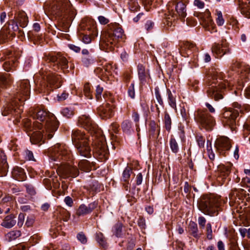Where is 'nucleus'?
<instances>
[{"instance_id":"338daca9","label":"nucleus","mask_w":250,"mask_h":250,"mask_svg":"<svg viewBox=\"0 0 250 250\" xmlns=\"http://www.w3.org/2000/svg\"><path fill=\"white\" fill-rule=\"evenodd\" d=\"M233 106L234 108L230 109V110H234L237 109L238 110V113H243V109L244 107H243L241 105L238 103H234L233 104Z\"/></svg>"},{"instance_id":"e2e57ef3","label":"nucleus","mask_w":250,"mask_h":250,"mask_svg":"<svg viewBox=\"0 0 250 250\" xmlns=\"http://www.w3.org/2000/svg\"><path fill=\"white\" fill-rule=\"evenodd\" d=\"M27 192L31 195L35 194L36 192L33 187L29 184H26L25 185Z\"/></svg>"},{"instance_id":"423d86ee","label":"nucleus","mask_w":250,"mask_h":250,"mask_svg":"<svg viewBox=\"0 0 250 250\" xmlns=\"http://www.w3.org/2000/svg\"><path fill=\"white\" fill-rule=\"evenodd\" d=\"M81 28L83 30L87 31L86 34H84L82 38L83 42L84 43L88 44L90 43L92 41V38L97 37L98 35L96 27L92 20H86L85 23L83 22L81 25Z\"/></svg>"},{"instance_id":"6e6552de","label":"nucleus","mask_w":250,"mask_h":250,"mask_svg":"<svg viewBox=\"0 0 250 250\" xmlns=\"http://www.w3.org/2000/svg\"><path fill=\"white\" fill-rule=\"evenodd\" d=\"M50 65L55 71L60 69L63 70L68 68V61L61 54L58 53L55 56H51L48 58Z\"/></svg>"},{"instance_id":"58836bf2","label":"nucleus","mask_w":250,"mask_h":250,"mask_svg":"<svg viewBox=\"0 0 250 250\" xmlns=\"http://www.w3.org/2000/svg\"><path fill=\"white\" fill-rule=\"evenodd\" d=\"M133 173L132 169L130 167H126L124 170L122 179L125 182H128L131 174Z\"/></svg>"},{"instance_id":"09e8293b","label":"nucleus","mask_w":250,"mask_h":250,"mask_svg":"<svg viewBox=\"0 0 250 250\" xmlns=\"http://www.w3.org/2000/svg\"><path fill=\"white\" fill-rule=\"evenodd\" d=\"M62 114L63 116L66 117V118H70L71 117L73 114L74 112L73 110L69 107H65L63 108L62 111Z\"/></svg>"},{"instance_id":"79ce46f5","label":"nucleus","mask_w":250,"mask_h":250,"mask_svg":"<svg viewBox=\"0 0 250 250\" xmlns=\"http://www.w3.org/2000/svg\"><path fill=\"white\" fill-rule=\"evenodd\" d=\"M219 169L224 177L223 178L226 179L230 172V166H220Z\"/></svg>"},{"instance_id":"a19ab883","label":"nucleus","mask_w":250,"mask_h":250,"mask_svg":"<svg viewBox=\"0 0 250 250\" xmlns=\"http://www.w3.org/2000/svg\"><path fill=\"white\" fill-rule=\"evenodd\" d=\"M169 146H170V147L171 151L173 153H177L178 152L179 146H178V144L177 141H176V140L174 138H171L170 139Z\"/></svg>"},{"instance_id":"4be33fe9","label":"nucleus","mask_w":250,"mask_h":250,"mask_svg":"<svg viewBox=\"0 0 250 250\" xmlns=\"http://www.w3.org/2000/svg\"><path fill=\"white\" fill-rule=\"evenodd\" d=\"M79 124L85 129L88 131L94 130L96 125L94 124L91 118L86 115H83L79 119Z\"/></svg>"},{"instance_id":"a18cd8bd","label":"nucleus","mask_w":250,"mask_h":250,"mask_svg":"<svg viewBox=\"0 0 250 250\" xmlns=\"http://www.w3.org/2000/svg\"><path fill=\"white\" fill-rule=\"evenodd\" d=\"M83 92L85 97L88 99H92V94L91 91L90 85L89 83L85 84L83 88Z\"/></svg>"},{"instance_id":"f8f14e48","label":"nucleus","mask_w":250,"mask_h":250,"mask_svg":"<svg viewBox=\"0 0 250 250\" xmlns=\"http://www.w3.org/2000/svg\"><path fill=\"white\" fill-rule=\"evenodd\" d=\"M70 5L68 0H56V3L52 7V12L57 16L64 17L65 11L68 10Z\"/></svg>"},{"instance_id":"ea45409f","label":"nucleus","mask_w":250,"mask_h":250,"mask_svg":"<svg viewBox=\"0 0 250 250\" xmlns=\"http://www.w3.org/2000/svg\"><path fill=\"white\" fill-rule=\"evenodd\" d=\"M168 94V103L170 106L173 108H176V103L175 97L174 96L170 90H167Z\"/></svg>"},{"instance_id":"49530a36","label":"nucleus","mask_w":250,"mask_h":250,"mask_svg":"<svg viewBox=\"0 0 250 250\" xmlns=\"http://www.w3.org/2000/svg\"><path fill=\"white\" fill-rule=\"evenodd\" d=\"M54 82L55 79H44V81L42 82V85H43V87H54L55 88H58V86H54Z\"/></svg>"},{"instance_id":"5701e85b","label":"nucleus","mask_w":250,"mask_h":250,"mask_svg":"<svg viewBox=\"0 0 250 250\" xmlns=\"http://www.w3.org/2000/svg\"><path fill=\"white\" fill-rule=\"evenodd\" d=\"M10 100V103L4 106L1 110V114L3 116H7L9 114L14 115L16 112H18L15 107L17 106V101L13 98H11Z\"/></svg>"},{"instance_id":"f3484780","label":"nucleus","mask_w":250,"mask_h":250,"mask_svg":"<svg viewBox=\"0 0 250 250\" xmlns=\"http://www.w3.org/2000/svg\"><path fill=\"white\" fill-rule=\"evenodd\" d=\"M211 50L217 57H221L225 54L230 52L228 48V43L224 41H222L221 44L214 43L212 46Z\"/></svg>"},{"instance_id":"473e14b6","label":"nucleus","mask_w":250,"mask_h":250,"mask_svg":"<svg viewBox=\"0 0 250 250\" xmlns=\"http://www.w3.org/2000/svg\"><path fill=\"white\" fill-rule=\"evenodd\" d=\"M207 76L212 78H223L225 76L219 69L211 68L207 72Z\"/></svg>"},{"instance_id":"a211bd4d","label":"nucleus","mask_w":250,"mask_h":250,"mask_svg":"<svg viewBox=\"0 0 250 250\" xmlns=\"http://www.w3.org/2000/svg\"><path fill=\"white\" fill-rule=\"evenodd\" d=\"M114 106L109 104H106L99 107L97 109L98 114L103 119L110 118L114 114Z\"/></svg>"},{"instance_id":"7c9ffc66","label":"nucleus","mask_w":250,"mask_h":250,"mask_svg":"<svg viewBox=\"0 0 250 250\" xmlns=\"http://www.w3.org/2000/svg\"><path fill=\"white\" fill-rule=\"evenodd\" d=\"M16 223L14 216L13 215H10L5 218L1 225L6 228H11L16 224Z\"/></svg>"},{"instance_id":"72a5a7b5","label":"nucleus","mask_w":250,"mask_h":250,"mask_svg":"<svg viewBox=\"0 0 250 250\" xmlns=\"http://www.w3.org/2000/svg\"><path fill=\"white\" fill-rule=\"evenodd\" d=\"M21 235V231L19 230H12L7 233L5 235L6 240L9 242L15 240Z\"/></svg>"},{"instance_id":"b1692460","label":"nucleus","mask_w":250,"mask_h":250,"mask_svg":"<svg viewBox=\"0 0 250 250\" xmlns=\"http://www.w3.org/2000/svg\"><path fill=\"white\" fill-rule=\"evenodd\" d=\"M238 2L241 14L250 18V0H238Z\"/></svg>"},{"instance_id":"4468645a","label":"nucleus","mask_w":250,"mask_h":250,"mask_svg":"<svg viewBox=\"0 0 250 250\" xmlns=\"http://www.w3.org/2000/svg\"><path fill=\"white\" fill-rule=\"evenodd\" d=\"M215 146L220 154L225 155L226 152L231 147L230 140L227 137H220L216 140Z\"/></svg>"},{"instance_id":"bb28decb","label":"nucleus","mask_w":250,"mask_h":250,"mask_svg":"<svg viewBox=\"0 0 250 250\" xmlns=\"http://www.w3.org/2000/svg\"><path fill=\"white\" fill-rule=\"evenodd\" d=\"M14 20L22 28L25 27L28 22V18L23 11L19 12L14 17Z\"/></svg>"},{"instance_id":"f257e3e1","label":"nucleus","mask_w":250,"mask_h":250,"mask_svg":"<svg viewBox=\"0 0 250 250\" xmlns=\"http://www.w3.org/2000/svg\"><path fill=\"white\" fill-rule=\"evenodd\" d=\"M30 116L33 119H37L41 122L45 121L44 127L46 134L49 139L52 138L59 126V122L56 117L45 110L32 108L30 110Z\"/></svg>"},{"instance_id":"c03bdc74","label":"nucleus","mask_w":250,"mask_h":250,"mask_svg":"<svg viewBox=\"0 0 250 250\" xmlns=\"http://www.w3.org/2000/svg\"><path fill=\"white\" fill-rule=\"evenodd\" d=\"M207 149L209 159L213 160L215 158V155L212 150L211 143L209 140H207Z\"/></svg>"},{"instance_id":"393cba45","label":"nucleus","mask_w":250,"mask_h":250,"mask_svg":"<svg viewBox=\"0 0 250 250\" xmlns=\"http://www.w3.org/2000/svg\"><path fill=\"white\" fill-rule=\"evenodd\" d=\"M7 169L8 164L6 155L2 151L0 150V177H3L6 175Z\"/></svg>"},{"instance_id":"2f4dec72","label":"nucleus","mask_w":250,"mask_h":250,"mask_svg":"<svg viewBox=\"0 0 250 250\" xmlns=\"http://www.w3.org/2000/svg\"><path fill=\"white\" fill-rule=\"evenodd\" d=\"M190 234L196 238H199L202 235L198 230L197 225L194 222H190L189 225Z\"/></svg>"},{"instance_id":"1a4fd4ad","label":"nucleus","mask_w":250,"mask_h":250,"mask_svg":"<svg viewBox=\"0 0 250 250\" xmlns=\"http://www.w3.org/2000/svg\"><path fill=\"white\" fill-rule=\"evenodd\" d=\"M30 85L28 79L21 80L18 87L17 96L12 98L15 100L17 99L20 102L26 100L30 93Z\"/></svg>"},{"instance_id":"6e6d98bb","label":"nucleus","mask_w":250,"mask_h":250,"mask_svg":"<svg viewBox=\"0 0 250 250\" xmlns=\"http://www.w3.org/2000/svg\"><path fill=\"white\" fill-rule=\"evenodd\" d=\"M241 186L248 188V190L250 192V178L248 177L243 178L242 180Z\"/></svg>"},{"instance_id":"3c124183","label":"nucleus","mask_w":250,"mask_h":250,"mask_svg":"<svg viewBox=\"0 0 250 250\" xmlns=\"http://www.w3.org/2000/svg\"><path fill=\"white\" fill-rule=\"evenodd\" d=\"M82 62L84 65L88 66L94 62V59L91 56H85L82 58Z\"/></svg>"},{"instance_id":"2eb2a0df","label":"nucleus","mask_w":250,"mask_h":250,"mask_svg":"<svg viewBox=\"0 0 250 250\" xmlns=\"http://www.w3.org/2000/svg\"><path fill=\"white\" fill-rule=\"evenodd\" d=\"M232 71H236L240 77L243 78H247L250 73V66L244 63L236 62L231 67Z\"/></svg>"},{"instance_id":"052dcab7","label":"nucleus","mask_w":250,"mask_h":250,"mask_svg":"<svg viewBox=\"0 0 250 250\" xmlns=\"http://www.w3.org/2000/svg\"><path fill=\"white\" fill-rule=\"evenodd\" d=\"M179 136L182 141H184L185 138V127L184 125L180 124L179 126Z\"/></svg>"},{"instance_id":"c9c22d12","label":"nucleus","mask_w":250,"mask_h":250,"mask_svg":"<svg viewBox=\"0 0 250 250\" xmlns=\"http://www.w3.org/2000/svg\"><path fill=\"white\" fill-rule=\"evenodd\" d=\"M96 241L103 248H106L107 246L106 240L104 234L99 232L96 233Z\"/></svg>"},{"instance_id":"cd10ccee","label":"nucleus","mask_w":250,"mask_h":250,"mask_svg":"<svg viewBox=\"0 0 250 250\" xmlns=\"http://www.w3.org/2000/svg\"><path fill=\"white\" fill-rule=\"evenodd\" d=\"M78 150L80 155L86 158L91 157V148L88 142L76 146Z\"/></svg>"},{"instance_id":"5fc2aeb1","label":"nucleus","mask_w":250,"mask_h":250,"mask_svg":"<svg viewBox=\"0 0 250 250\" xmlns=\"http://www.w3.org/2000/svg\"><path fill=\"white\" fill-rule=\"evenodd\" d=\"M206 232H207V238L208 240H211L212 239V227L210 223H208L207 224L206 227Z\"/></svg>"},{"instance_id":"9b49d317","label":"nucleus","mask_w":250,"mask_h":250,"mask_svg":"<svg viewBox=\"0 0 250 250\" xmlns=\"http://www.w3.org/2000/svg\"><path fill=\"white\" fill-rule=\"evenodd\" d=\"M52 159L54 161L62 159L66 160L69 158L70 153L67 148L63 145H56L52 148Z\"/></svg>"},{"instance_id":"e433bc0d","label":"nucleus","mask_w":250,"mask_h":250,"mask_svg":"<svg viewBox=\"0 0 250 250\" xmlns=\"http://www.w3.org/2000/svg\"><path fill=\"white\" fill-rule=\"evenodd\" d=\"M137 69L139 78H146L149 77L148 71L146 70L145 67L142 64H139Z\"/></svg>"},{"instance_id":"f704fd0d","label":"nucleus","mask_w":250,"mask_h":250,"mask_svg":"<svg viewBox=\"0 0 250 250\" xmlns=\"http://www.w3.org/2000/svg\"><path fill=\"white\" fill-rule=\"evenodd\" d=\"M79 168L84 172H89L91 170V167L89 162L86 160L81 161L78 164Z\"/></svg>"},{"instance_id":"37998d69","label":"nucleus","mask_w":250,"mask_h":250,"mask_svg":"<svg viewBox=\"0 0 250 250\" xmlns=\"http://www.w3.org/2000/svg\"><path fill=\"white\" fill-rule=\"evenodd\" d=\"M165 126L166 130L169 131L171 129V120L167 113H166L164 117Z\"/></svg>"},{"instance_id":"9d476101","label":"nucleus","mask_w":250,"mask_h":250,"mask_svg":"<svg viewBox=\"0 0 250 250\" xmlns=\"http://www.w3.org/2000/svg\"><path fill=\"white\" fill-rule=\"evenodd\" d=\"M216 79H212L213 80L212 82H208V84L209 87L208 90V95L209 97L213 98L215 101L222 99L223 96L222 94L218 92L221 89L225 88L226 87V84H223L220 83L217 86V83L216 82Z\"/></svg>"},{"instance_id":"c85d7f7f","label":"nucleus","mask_w":250,"mask_h":250,"mask_svg":"<svg viewBox=\"0 0 250 250\" xmlns=\"http://www.w3.org/2000/svg\"><path fill=\"white\" fill-rule=\"evenodd\" d=\"M17 65V60L14 57H8L3 64L4 69L6 71L13 70Z\"/></svg>"},{"instance_id":"412c9836","label":"nucleus","mask_w":250,"mask_h":250,"mask_svg":"<svg viewBox=\"0 0 250 250\" xmlns=\"http://www.w3.org/2000/svg\"><path fill=\"white\" fill-rule=\"evenodd\" d=\"M98 203L94 202L90 203L88 206L84 204L80 205L77 210L76 214L79 216H84L91 213L97 206Z\"/></svg>"},{"instance_id":"4d7b16f0","label":"nucleus","mask_w":250,"mask_h":250,"mask_svg":"<svg viewBox=\"0 0 250 250\" xmlns=\"http://www.w3.org/2000/svg\"><path fill=\"white\" fill-rule=\"evenodd\" d=\"M25 158L29 161H35L33 152L29 150H26L24 152Z\"/></svg>"},{"instance_id":"de8ad7c7","label":"nucleus","mask_w":250,"mask_h":250,"mask_svg":"<svg viewBox=\"0 0 250 250\" xmlns=\"http://www.w3.org/2000/svg\"><path fill=\"white\" fill-rule=\"evenodd\" d=\"M216 21L218 26H222L224 24L225 20L223 17L222 13L220 11H216Z\"/></svg>"},{"instance_id":"6ab92c4d","label":"nucleus","mask_w":250,"mask_h":250,"mask_svg":"<svg viewBox=\"0 0 250 250\" xmlns=\"http://www.w3.org/2000/svg\"><path fill=\"white\" fill-rule=\"evenodd\" d=\"M46 138L49 139L46 134L45 129L44 128L42 131L35 130L30 136V141L33 144L40 145L44 142V139Z\"/></svg>"},{"instance_id":"864d4df0","label":"nucleus","mask_w":250,"mask_h":250,"mask_svg":"<svg viewBox=\"0 0 250 250\" xmlns=\"http://www.w3.org/2000/svg\"><path fill=\"white\" fill-rule=\"evenodd\" d=\"M131 127V123L128 120L124 121L122 124V128L124 132H128Z\"/></svg>"},{"instance_id":"39448f33","label":"nucleus","mask_w":250,"mask_h":250,"mask_svg":"<svg viewBox=\"0 0 250 250\" xmlns=\"http://www.w3.org/2000/svg\"><path fill=\"white\" fill-rule=\"evenodd\" d=\"M197 123L207 130H211L215 124V120L207 110H198L195 114Z\"/></svg>"},{"instance_id":"4c0bfd02","label":"nucleus","mask_w":250,"mask_h":250,"mask_svg":"<svg viewBox=\"0 0 250 250\" xmlns=\"http://www.w3.org/2000/svg\"><path fill=\"white\" fill-rule=\"evenodd\" d=\"M183 49L186 51L188 55L190 54L196 50V47L194 43L189 42H186L183 46Z\"/></svg>"},{"instance_id":"7ed1b4c3","label":"nucleus","mask_w":250,"mask_h":250,"mask_svg":"<svg viewBox=\"0 0 250 250\" xmlns=\"http://www.w3.org/2000/svg\"><path fill=\"white\" fill-rule=\"evenodd\" d=\"M124 36L122 28L117 23L110 25L109 30L104 41V44L109 51H112L114 47L117 44L119 39H122Z\"/></svg>"},{"instance_id":"bf43d9fd","label":"nucleus","mask_w":250,"mask_h":250,"mask_svg":"<svg viewBox=\"0 0 250 250\" xmlns=\"http://www.w3.org/2000/svg\"><path fill=\"white\" fill-rule=\"evenodd\" d=\"M103 91V88L99 85H97L96 89V98L97 100H100L102 98V93Z\"/></svg>"},{"instance_id":"aec40b11","label":"nucleus","mask_w":250,"mask_h":250,"mask_svg":"<svg viewBox=\"0 0 250 250\" xmlns=\"http://www.w3.org/2000/svg\"><path fill=\"white\" fill-rule=\"evenodd\" d=\"M72 141L75 146L88 142L87 137L82 131L79 130H73Z\"/></svg>"},{"instance_id":"69168bd1","label":"nucleus","mask_w":250,"mask_h":250,"mask_svg":"<svg viewBox=\"0 0 250 250\" xmlns=\"http://www.w3.org/2000/svg\"><path fill=\"white\" fill-rule=\"evenodd\" d=\"M24 218L25 215L24 213H21L19 214L18 221V225L19 227H21L23 225L24 221Z\"/></svg>"},{"instance_id":"13d9d810","label":"nucleus","mask_w":250,"mask_h":250,"mask_svg":"<svg viewBox=\"0 0 250 250\" xmlns=\"http://www.w3.org/2000/svg\"><path fill=\"white\" fill-rule=\"evenodd\" d=\"M77 238L78 240L83 244H85L87 242V238L84 234L82 232H81L77 234Z\"/></svg>"},{"instance_id":"a878e982","label":"nucleus","mask_w":250,"mask_h":250,"mask_svg":"<svg viewBox=\"0 0 250 250\" xmlns=\"http://www.w3.org/2000/svg\"><path fill=\"white\" fill-rule=\"evenodd\" d=\"M24 126L28 131L33 130H41L42 128V125L38 121H35L32 123L29 119H26L23 122Z\"/></svg>"},{"instance_id":"c756f323","label":"nucleus","mask_w":250,"mask_h":250,"mask_svg":"<svg viewBox=\"0 0 250 250\" xmlns=\"http://www.w3.org/2000/svg\"><path fill=\"white\" fill-rule=\"evenodd\" d=\"M13 177L17 180L22 181L25 179V174L24 169L21 167H15L12 171Z\"/></svg>"},{"instance_id":"774afa93","label":"nucleus","mask_w":250,"mask_h":250,"mask_svg":"<svg viewBox=\"0 0 250 250\" xmlns=\"http://www.w3.org/2000/svg\"><path fill=\"white\" fill-rule=\"evenodd\" d=\"M198 222L201 228L203 229L205 226L206 220L204 217L200 216L198 218Z\"/></svg>"},{"instance_id":"20e7f679","label":"nucleus","mask_w":250,"mask_h":250,"mask_svg":"<svg viewBox=\"0 0 250 250\" xmlns=\"http://www.w3.org/2000/svg\"><path fill=\"white\" fill-rule=\"evenodd\" d=\"M175 13L173 11L169 12V14L166 17V25L170 30H173L172 26H174V22L178 19L185 18L187 15L186 5L181 2H178L175 6Z\"/></svg>"},{"instance_id":"0e129e2a","label":"nucleus","mask_w":250,"mask_h":250,"mask_svg":"<svg viewBox=\"0 0 250 250\" xmlns=\"http://www.w3.org/2000/svg\"><path fill=\"white\" fill-rule=\"evenodd\" d=\"M181 114L184 120L186 121V124H187L188 122V119L189 115L188 113L187 112L185 108H182L181 109Z\"/></svg>"},{"instance_id":"680f3d73","label":"nucleus","mask_w":250,"mask_h":250,"mask_svg":"<svg viewBox=\"0 0 250 250\" xmlns=\"http://www.w3.org/2000/svg\"><path fill=\"white\" fill-rule=\"evenodd\" d=\"M12 23L9 26V29L12 30L13 32L17 31L19 29L18 24L15 21L14 19L11 20L10 21Z\"/></svg>"},{"instance_id":"0eeeda50","label":"nucleus","mask_w":250,"mask_h":250,"mask_svg":"<svg viewBox=\"0 0 250 250\" xmlns=\"http://www.w3.org/2000/svg\"><path fill=\"white\" fill-rule=\"evenodd\" d=\"M94 145V151L96 156L101 161L107 159L108 157V149L104 138L102 137L96 140Z\"/></svg>"},{"instance_id":"603ef678","label":"nucleus","mask_w":250,"mask_h":250,"mask_svg":"<svg viewBox=\"0 0 250 250\" xmlns=\"http://www.w3.org/2000/svg\"><path fill=\"white\" fill-rule=\"evenodd\" d=\"M155 95L158 103L161 106H163V101L159 92V88L158 87L155 88Z\"/></svg>"},{"instance_id":"f03ea898","label":"nucleus","mask_w":250,"mask_h":250,"mask_svg":"<svg viewBox=\"0 0 250 250\" xmlns=\"http://www.w3.org/2000/svg\"><path fill=\"white\" fill-rule=\"evenodd\" d=\"M219 207V198L213 195L202 196L198 202L199 209L206 215H217Z\"/></svg>"},{"instance_id":"dca6fc26","label":"nucleus","mask_w":250,"mask_h":250,"mask_svg":"<svg viewBox=\"0 0 250 250\" xmlns=\"http://www.w3.org/2000/svg\"><path fill=\"white\" fill-rule=\"evenodd\" d=\"M238 116V110H228L223 113V122L229 126L233 125L236 123V119Z\"/></svg>"},{"instance_id":"ddd939ff","label":"nucleus","mask_w":250,"mask_h":250,"mask_svg":"<svg viewBox=\"0 0 250 250\" xmlns=\"http://www.w3.org/2000/svg\"><path fill=\"white\" fill-rule=\"evenodd\" d=\"M58 174L63 178L69 177H75L79 175V170L76 167L65 165L60 167L57 170Z\"/></svg>"},{"instance_id":"8fccbe9b","label":"nucleus","mask_w":250,"mask_h":250,"mask_svg":"<svg viewBox=\"0 0 250 250\" xmlns=\"http://www.w3.org/2000/svg\"><path fill=\"white\" fill-rule=\"evenodd\" d=\"M123 226L121 223H117L115 226L114 234L117 237H120L122 235Z\"/></svg>"}]
</instances>
